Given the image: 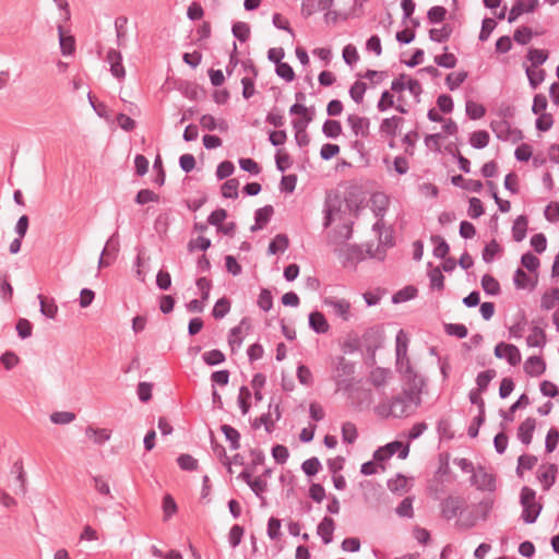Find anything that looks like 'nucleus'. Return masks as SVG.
Instances as JSON below:
<instances>
[{
	"instance_id": "1",
	"label": "nucleus",
	"mask_w": 559,
	"mask_h": 559,
	"mask_svg": "<svg viewBox=\"0 0 559 559\" xmlns=\"http://www.w3.org/2000/svg\"><path fill=\"white\" fill-rule=\"evenodd\" d=\"M520 504L522 507V521L525 524L535 523L543 510V504L536 501V491L533 488L528 486L522 487L520 492Z\"/></svg>"
},
{
	"instance_id": "2",
	"label": "nucleus",
	"mask_w": 559,
	"mask_h": 559,
	"mask_svg": "<svg viewBox=\"0 0 559 559\" xmlns=\"http://www.w3.org/2000/svg\"><path fill=\"white\" fill-rule=\"evenodd\" d=\"M396 370L402 374L403 380L407 385V388L403 389V391L413 395L415 399V408L419 407L423 402V389L426 385L425 378L414 370L411 361H406L405 369H403L402 366L401 368H396Z\"/></svg>"
},
{
	"instance_id": "3",
	"label": "nucleus",
	"mask_w": 559,
	"mask_h": 559,
	"mask_svg": "<svg viewBox=\"0 0 559 559\" xmlns=\"http://www.w3.org/2000/svg\"><path fill=\"white\" fill-rule=\"evenodd\" d=\"M491 509L492 500L484 499L479 503L475 504L467 514H463V512L460 513L461 520L459 521V525L463 528H472L476 525L478 520L485 521Z\"/></svg>"
},
{
	"instance_id": "4",
	"label": "nucleus",
	"mask_w": 559,
	"mask_h": 559,
	"mask_svg": "<svg viewBox=\"0 0 559 559\" xmlns=\"http://www.w3.org/2000/svg\"><path fill=\"white\" fill-rule=\"evenodd\" d=\"M401 449L399 453V459L405 460L409 454V444H403L399 440H394L392 442L386 443L383 447H379L372 454V459L377 463H382L389 459H391L395 454V450Z\"/></svg>"
},
{
	"instance_id": "5",
	"label": "nucleus",
	"mask_w": 559,
	"mask_h": 559,
	"mask_svg": "<svg viewBox=\"0 0 559 559\" xmlns=\"http://www.w3.org/2000/svg\"><path fill=\"white\" fill-rule=\"evenodd\" d=\"M384 338L385 335L382 325H373L364 332L360 344L366 348V352H373L383 346Z\"/></svg>"
},
{
	"instance_id": "6",
	"label": "nucleus",
	"mask_w": 559,
	"mask_h": 559,
	"mask_svg": "<svg viewBox=\"0 0 559 559\" xmlns=\"http://www.w3.org/2000/svg\"><path fill=\"white\" fill-rule=\"evenodd\" d=\"M334 253L341 260L343 266L354 265L365 259L364 251L360 246L345 243L342 248H335Z\"/></svg>"
},
{
	"instance_id": "7",
	"label": "nucleus",
	"mask_w": 559,
	"mask_h": 559,
	"mask_svg": "<svg viewBox=\"0 0 559 559\" xmlns=\"http://www.w3.org/2000/svg\"><path fill=\"white\" fill-rule=\"evenodd\" d=\"M289 114L300 116L299 119L292 120L293 129L306 131L308 124L313 120L316 110L313 106L308 108L304 104H293L289 108Z\"/></svg>"
},
{
	"instance_id": "8",
	"label": "nucleus",
	"mask_w": 559,
	"mask_h": 559,
	"mask_svg": "<svg viewBox=\"0 0 559 559\" xmlns=\"http://www.w3.org/2000/svg\"><path fill=\"white\" fill-rule=\"evenodd\" d=\"M392 409L394 412V418L407 417L411 415L408 408L411 404L415 405V399L409 393L402 391L401 394L392 396L390 400Z\"/></svg>"
},
{
	"instance_id": "9",
	"label": "nucleus",
	"mask_w": 559,
	"mask_h": 559,
	"mask_svg": "<svg viewBox=\"0 0 559 559\" xmlns=\"http://www.w3.org/2000/svg\"><path fill=\"white\" fill-rule=\"evenodd\" d=\"M493 354L497 358H504L510 366H516L521 362V353L518 346L500 342L495 346Z\"/></svg>"
},
{
	"instance_id": "10",
	"label": "nucleus",
	"mask_w": 559,
	"mask_h": 559,
	"mask_svg": "<svg viewBox=\"0 0 559 559\" xmlns=\"http://www.w3.org/2000/svg\"><path fill=\"white\" fill-rule=\"evenodd\" d=\"M465 501L460 496H449L443 499L440 503L441 514L445 520H451L462 512Z\"/></svg>"
},
{
	"instance_id": "11",
	"label": "nucleus",
	"mask_w": 559,
	"mask_h": 559,
	"mask_svg": "<svg viewBox=\"0 0 559 559\" xmlns=\"http://www.w3.org/2000/svg\"><path fill=\"white\" fill-rule=\"evenodd\" d=\"M539 5L538 0H515L508 14V22H515L523 13H532Z\"/></svg>"
},
{
	"instance_id": "12",
	"label": "nucleus",
	"mask_w": 559,
	"mask_h": 559,
	"mask_svg": "<svg viewBox=\"0 0 559 559\" xmlns=\"http://www.w3.org/2000/svg\"><path fill=\"white\" fill-rule=\"evenodd\" d=\"M353 222L342 224L328 234L329 245H345L353 236Z\"/></svg>"
},
{
	"instance_id": "13",
	"label": "nucleus",
	"mask_w": 559,
	"mask_h": 559,
	"mask_svg": "<svg viewBox=\"0 0 559 559\" xmlns=\"http://www.w3.org/2000/svg\"><path fill=\"white\" fill-rule=\"evenodd\" d=\"M176 88L190 100H198L206 95V91L201 85L188 80H180Z\"/></svg>"
},
{
	"instance_id": "14",
	"label": "nucleus",
	"mask_w": 559,
	"mask_h": 559,
	"mask_svg": "<svg viewBox=\"0 0 559 559\" xmlns=\"http://www.w3.org/2000/svg\"><path fill=\"white\" fill-rule=\"evenodd\" d=\"M106 61L110 66V73L114 78L118 80H123L126 78V70L122 64V55L119 50L110 48L106 56Z\"/></svg>"
},
{
	"instance_id": "15",
	"label": "nucleus",
	"mask_w": 559,
	"mask_h": 559,
	"mask_svg": "<svg viewBox=\"0 0 559 559\" xmlns=\"http://www.w3.org/2000/svg\"><path fill=\"white\" fill-rule=\"evenodd\" d=\"M347 123L355 135H360L362 138H367L369 135V118L352 114L347 117Z\"/></svg>"
},
{
	"instance_id": "16",
	"label": "nucleus",
	"mask_w": 559,
	"mask_h": 559,
	"mask_svg": "<svg viewBox=\"0 0 559 559\" xmlns=\"http://www.w3.org/2000/svg\"><path fill=\"white\" fill-rule=\"evenodd\" d=\"M408 338L403 330H400L395 337L396 368L403 366V360L409 361L407 357Z\"/></svg>"
},
{
	"instance_id": "17",
	"label": "nucleus",
	"mask_w": 559,
	"mask_h": 559,
	"mask_svg": "<svg viewBox=\"0 0 559 559\" xmlns=\"http://www.w3.org/2000/svg\"><path fill=\"white\" fill-rule=\"evenodd\" d=\"M540 468H545V471L538 473V480L543 485V489L548 491L555 484L558 466L555 463H549L548 465H542Z\"/></svg>"
},
{
	"instance_id": "18",
	"label": "nucleus",
	"mask_w": 559,
	"mask_h": 559,
	"mask_svg": "<svg viewBox=\"0 0 559 559\" xmlns=\"http://www.w3.org/2000/svg\"><path fill=\"white\" fill-rule=\"evenodd\" d=\"M335 530V522L330 516H324L317 526V534L321 537L324 545L333 542V533Z\"/></svg>"
},
{
	"instance_id": "19",
	"label": "nucleus",
	"mask_w": 559,
	"mask_h": 559,
	"mask_svg": "<svg viewBox=\"0 0 559 559\" xmlns=\"http://www.w3.org/2000/svg\"><path fill=\"white\" fill-rule=\"evenodd\" d=\"M309 328L317 334H325L330 324L322 312L314 310L309 313Z\"/></svg>"
},
{
	"instance_id": "20",
	"label": "nucleus",
	"mask_w": 559,
	"mask_h": 559,
	"mask_svg": "<svg viewBox=\"0 0 559 559\" xmlns=\"http://www.w3.org/2000/svg\"><path fill=\"white\" fill-rule=\"evenodd\" d=\"M536 428V419L533 417H527L518 428V438L519 440L528 445L533 440V433Z\"/></svg>"
},
{
	"instance_id": "21",
	"label": "nucleus",
	"mask_w": 559,
	"mask_h": 559,
	"mask_svg": "<svg viewBox=\"0 0 559 559\" xmlns=\"http://www.w3.org/2000/svg\"><path fill=\"white\" fill-rule=\"evenodd\" d=\"M524 371L531 377H539L546 371V362L540 356H531L524 364Z\"/></svg>"
},
{
	"instance_id": "22",
	"label": "nucleus",
	"mask_w": 559,
	"mask_h": 559,
	"mask_svg": "<svg viewBox=\"0 0 559 559\" xmlns=\"http://www.w3.org/2000/svg\"><path fill=\"white\" fill-rule=\"evenodd\" d=\"M242 326H246L247 330L250 329V321L246 317L241 319L239 325L231 328L229 331L228 344L231 348V352H234L236 347H240L242 344L243 338L240 336Z\"/></svg>"
},
{
	"instance_id": "23",
	"label": "nucleus",
	"mask_w": 559,
	"mask_h": 559,
	"mask_svg": "<svg viewBox=\"0 0 559 559\" xmlns=\"http://www.w3.org/2000/svg\"><path fill=\"white\" fill-rule=\"evenodd\" d=\"M530 404V399L527 394L522 393L518 400L509 407L508 411L500 409L499 414L506 421H513L514 416L513 414L521 408H525Z\"/></svg>"
},
{
	"instance_id": "24",
	"label": "nucleus",
	"mask_w": 559,
	"mask_h": 559,
	"mask_svg": "<svg viewBox=\"0 0 559 559\" xmlns=\"http://www.w3.org/2000/svg\"><path fill=\"white\" fill-rule=\"evenodd\" d=\"M370 201L372 203V212L374 216L381 219L385 215L389 206L388 197L384 193L377 192L371 195Z\"/></svg>"
},
{
	"instance_id": "25",
	"label": "nucleus",
	"mask_w": 559,
	"mask_h": 559,
	"mask_svg": "<svg viewBox=\"0 0 559 559\" xmlns=\"http://www.w3.org/2000/svg\"><path fill=\"white\" fill-rule=\"evenodd\" d=\"M428 277L430 282L431 289L443 290L444 289V275L442 274V270L440 266H433L432 262H428L427 264Z\"/></svg>"
},
{
	"instance_id": "26",
	"label": "nucleus",
	"mask_w": 559,
	"mask_h": 559,
	"mask_svg": "<svg viewBox=\"0 0 559 559\" xmlns=\"http://www.w3.org/2000/svg\"><path fill=\"white\" fill-rule=\"evenodd\" d=\"M527 224H528V218L524 214L519 215L515 218V221L513 222V226H512V237H513L514 241L520 242L526 237Z\"/></svg>"
},
{
	"instance_id": "27",
	"label": "nucleus",
	"mask_w": 559,
	"mask_h": 559,
	"mask_svg": "<svg viewBox=\"0 0 559 559\" xmlns=\"http://www.w3.org/2000/svg\"><path fill=\"white\" fill-rule=\"evenodd\" d=\"M60 50L63 56H70L75 51V39L72 35H64L62 25H58Z\"/></svg>"
},
{
	"instance_id": "28",
	"label": "nucleus",
	"mask_w": 559,
	"mask_h": 559,
	"mask_svg": "<svg viewBox=\"0 0 559 559\" xmlns=\"http://www.w3.org/2000/svg\"><path fill=\"white\" fill-rule=\"evenodd\" d=\"M490 129L500 141L506 142L510 140L511 124L509 121L504 119L492 120L490 122Z\"/></svg>"
},
{
	"instance_id": "29",
	"label": "nucleus",
	"mask_w": 559,
	"mask_h": 559,
	"mask_svg": "<svg viewBox=\"0 0 559 559\" xmlns=\"http://www.w3.org/2000/svg\"><path fill=\"white\" fill-rule=\"evenodd\" d=\"M219 430L225 436L226 441L229 442V448L231 450H238L240 448V432L228 424H223L219 427Z\"/></svg>"
},
{
	"instance_id": "30",
	"label": "nucleus",
	"mask_w": 559,
	"mask_h": 559,
	"mask_svg": "<svg viewBox=\"0 0 559 559\" xmlns=\"http://www.w3.org/2000/svg\"><path fill=\"white\" fill-rule=\"evenodd\" d=\"M544 33H545L544 29L540 33H534V31L531 27H528L526 25H522V26H519L514 31L513 39L519 45H523L524 46V45H527L534 36H540Z\"/></svg>"
},
{
	"instance_id": "31",
	"label": "nucleus",
	"mask_w": 559,
	"mask_h": 559,
	"mask_svg": "<svg viewBox=\"0 0 559 559\" xmlns=\"http://www.w3.org/2000/svg\"><path fill=\"white\" fill-rule=\"evenodd\" d=\"M289 246V239L286 234H277L269 243L267 254L275 255L284 252Z\"/></svg>"
},
{
	"instance_id": "32",
	"label": "nucleus",
	"mask_w": 559,
	"mask_h": 559,
	"mask_svg": "<svg viewBox=\"0 0 559 559\" xmlns=\"http://www.w3.org/2000/svg\"><path fill=\"white\" fill-rule=\"evenodd\" d=\"M430 241L435 245L432 254L438 259H445L450 252V246L447 240L440 235H431Z\"/></svg>"
},
{
	"instance_id": "33",
	"label": "nucleus",
	"mask_w": 559,
	"mask_h": 559,
	"mask_svg": "<svg viewBox=\"0 0 559 559\" xmlns=\"http://www.w3.org/2000/svg\"><path fill=\"white\" fill-rule=\"evenodd\" d=\"M37 298L39 300L40 313L48 319H55L58 312V306L56 305L55 300L48 299L41 294H39Z\"/></svg>"
},
{
	"instance_id": "34",
	"label": "nucleus",
	"mask_w": 559,
	"mask_h": 559,
	"mask_svg": "<svg viewBox=\"0 0 559 559\" xmlns=\"http://www.w3.org/2000/svg\"><path fill=\"white\" fill-rule=\"evenodd\" d=\"M527 320L525 311L521 309L516 314L514 324L509 328V338H521Z\"/></svg>"
},
{
	"instance_id": "35",
	"label": "nucleus",
	"mask_w": 559,
	"mask_h": 559,
	"mask_svg": "<svg viewBox=\"0 0 559 559\" xmlns=\"http://www.w3.org/2000/svg\"><path fill=\"white\" fill-rule=\"evenodd\" d=\"M513 284L516 289H525L528 285L533 289L537 284V278L531 281V277L521 267H518L513 274Z\"/></svg>"
},
{
	"instance_id": "36",
	"label": "nucleus",
	"mask_w": 559,
	"mask_h": 559,
	"mask_svg": "<svg viewBox=\"0 0 559 559\" xmlns=\"http://www.w3.org/2000/svg\"><path fill=\"white\" fill-rule=\"evenodd\" d=\"M85 435L90 439H93V441L96 444H104L106 441H108L110 439L111 432H110V430L105 429V428H94L92 426H88L85 429Z\"/></svg>"
},
{
	"instance_id": "37",
	"label": "nucleus",
	"mask_w": 559,
	"mask_h": 559,
	"mask_svg": "<svg viewBox=\"0 0 559 559\" xmlns=\"http://www.w3.org/2000/svg\"><path fill=\"white\" fill-rule=\"evenodd\" d=\"M453 33V26L445 23L441 28L429 29V39L436 43L447 41Z\"/></svg>"
},
{
	"instance_id": "38",
	"label": "nucleus",
	"mask_w": 559,
	"mask_h": 559,
	"mask_svg": "<svg viewBox=\"0 0 559 559\" xmlns=\"http://www.w3.org/2000/svg\"><path fill=\"white\" fill-rule=\"evenodd\" d=\"M526 58L531 61L533 68H538L548 60L549 51L532 47L527 50Z\"/></svg>"
},
{
	"instance_id": "39",
	"label": "nucleus",
	"mask_w": 559,
	"mask_h": 559,
	"mask_svg": "<svg viewBox=\"0 0 559 559\" xmlns=\"http://www.w3.org/2000/svg\"><path fill=\"white\" fill-rule=\"evenodd\" d=\"M479 476V490L495 491L496 478L492 474L488 473L485 467L478 466Z\"/></svg>"
},
{
	"instance_id": "40",
	"label": "nucleus",
	"mask_w": 559,
	"mask_h": 559,
	"mask_svg": "<svg viewBox=\"0 0 559 559\" xmlns=\"http://www.w3.org/2000/svg\"><path fill=\"white\" fill-rule=\"evenodd\" d=\"M533 334L526 338L527 346L530 347H544L547 342V335L545 331L539 326L532 328Z\"/></svg>"
},
{
	"instance_id": "41",
	"label": "nucleus",
	"mask_w": 559,
	"mask_h": 559,
	"mask_svg": "<svg viewBox=\"0 0 559 559\" xmlns=\"http://www.w3.org/2000/svg\"><path fill=\"white\" fill-rule=\"evenodd\" d=\"M480 283L484 292L489 296H497L501 292L498 280L490 274L483 275Z\"/></svg>"
},
{
	"instance_id": "42",
	"label": "nucleus",
	"mask_w": 559,
	"mask_h": 559,
	"mask_svg": "<svg viewBox=\"0 0 559 559\" xmlns=\"http://www.w3.org/2000/svg\"><path fill=\"white\" fill-rule=\"evenodd\" d=\"M559 302V287H554L550 292L543 294L540 299V308L543 310H551Z\"/></svg>"
},
{
	"instance_id": "43",
	"label": "nucleus",
	"mask_w": 559,
	"mask_h": 559,
	"mask_svg": "<svg viewBox=\"0 0 559 559\" xmlns=\"http://www.w3.org/2000/svg\"><path fill=\"white\" fill-rule=\"evenodd\" d=\"M490 140V135L486 130H477L471 133L469 135V144L476 148L481 150L485 148Z\"/></svg>"
},
{
	"instance_id": "44",
	"label": "nucleus",
	"mask_w": 559,
	"mask_h": 559,
	"mask_svg": "<svg viewBox=\"0 0 559 559\" xmlns=\"http://www.w3.org/2000/svg\"><path fill=\"white\" fill-rule=\"evenodd\" d=\"M417 293H418V289L415 286H413V285L405 286L404 288L400 289L392 296V302L400 304V302H405V301L412 300L417 296Z\"/></svg>"
},
{
	"instance_id": "45",
	"label": "nucleus",
	"mask_w": 559,
	"mask_h": 559,
	"mask_svg": "<svg viewBox=\"0 0 559 559\" xmlns=\"http://www.w3.org/2000/svg\"><path fill=\"white\" fill-rule=\"evenodd\" d=\"M444 52L442 55H438L433 58L435 63L438 67L445 68V69H453L455 68L457 63L456 57L448 51V46L443 47Z\"/></svg>"
},
{
	"instance_id": "46",
	"label": "nucleus",
	"mask_w": 559,
	"mask_h": 559,
	"mask_svg": "<svg viewBox=\"0 0 559 559\" xmlns=\"http://www.w3.org/2000/svg\"><path fill=\"white\" fill-rule=\"evenodd\" d=\"M322 132L329 139H336L342 133V124L338 120L326 119L323 122Z\"/></svg>"
},
{
	"instance_id": "47",
	"label": "nucleus",
	"mask_w": 559,
	"mask_h": 559,
	"mask_svg": "<svg viewBox=\"0 0 559 559\" xmlns=\"http://www.w3.org/2000/svg\"><path fill=\"white\" fill-rule=\"evenodd\" d=\"M390 370L382 367H376L371 370L369 381L377 389L383 386L386 383L388 376Z\"/></svg>"
},
{
	"instance_id": "48",
	"label": "nucleus",
	"mask_w": 559,
	"mask_h": 559,
	"mask_svg": "<svg viewBox=\"0 0 559 559\" xmlns=\"http://www.w3.org/2000/svg\"><path fill=\"white\" fill-rule=\"evenodd\" d=\"M465 111H466V116L469 119L478 120L485 116L486 108L484 105L469 99V100H466Z\"/></svg>"
},
{
	"instance_id": "49",
	"label": "nucleus",
	"mask_w": 559,
	"mask_h": 559,
	"mask_svg": "<svg viewBox=\"0 0 559 559\" xmlns=\"http://www.w3.org/2000/svg\"><path fill=\"white\" fill-rule=\"evenodd\" d=\"M230 300L227 297L219 298L212 310V316L216 320H221L225 318V316L230 311Z\"/></svg>"
},
{
	"instance_id": "50",
	"label": "nucleus",
	"mask_w": 559,
	"mask_h": 559,
	"mask_svg": "<svg viewBox=\"0 0 559 559\" xmlns=\"http://www.w3.org/2000/svg\"><path fill=\"white\" fill-rule=\"evenodd\" d=\"M251 396H252V393L248 389V386H246V385L240 386L237 403H238V406H239L242 415H247L250 411Z\"/></svg>"
},
{
	"instance_id": "51",
	"label": "nucleus",
	"mask_w": 559,
	"mask_h": 559,
	"mask_svg": "<svg viewBox=\"0 0 559 559\" xmlns=\"http://www.w3.org/2000/svg\"><path fill=\"white\" fill-rule=\"evenodd\" d=\"M322 468V464L320 460L317 456H312L310 459H307L301 464V471L305 473L308 477L316 476Z\"/></svg>"
},
{
	"instance_id": "52",
	"label": "nucleus",
	"mask_w": 559,
	"mask_h": 559,
	"mask_svg": "<svg viewBox=\"0 0 559 559\" xmlns=\"http://www.w3.org/2000/svg\"><path fill=\"white\" fill-rule=\"evenodd\" d=\"M239 181L236 178L227 179L221 187L222 195L225 199H237L238 198Z\"/></svg>"
},
{
	"instance_id": "53",
	"label": "nucleus",
	"mask_w": 559,
	"mask_h": 559,
	"mask_svg": "<svg viewBox=\"0 0 559 559\" xmlns=\"http://www.w3.org/2000/svg\"><path fill=\"white\" fill-rule=\"evenodd\" d=\"M501 247L496 239H491L483 249V260L485 263H491L495 257L501 252Z\"/></svg>"
},
{
	"instance_id": "54",
	"label": "nucleus",
	"mask_w": 559,
	"mask_h": 559,
	"mask_svg": "<svg viewBox=\"0 0 559 559\" xmlns=\"http://www.w3.org/2000/svg\"><path fill=\"white\" fill-rule=\"evenodd\" d=\"M525 73L528 79V84L533 90H536L546 78V71L544 69L535 71L531 67H527Z\"/></svg>"
},
{
	"instance_id": "55",
	"label": "nucleus",
	"mask_w": 559,
	"mask_h": 559,
	"mask_svg": "<svg viewBox=\"0 0 559 559\" xmlns=\"http://www.w3.org/2000/svg\"><path fill=\"white\" fill-rule=\"evenodd\" d=\"M448 14V10L442 5H433L427 12V20L430 24L442 23Z\"/></svg>"
},
{
	"instance_id": "56",
	"label": "nucleus",
	"mask_w": 559,
	"mask_h": 559,
	"mask_svg": "<svg viewBox=\"0 0 559 559\" xmlns=\"http://www.w3.org/2000/svg\"><path fill=\"white\" fill-rule=\"evenodd\" d=\"M231 33L239 41L245 43L250 37V26L246 22H235L231 26Z\"/></svg>"
},
{
	"instance_id": "57",
	"label": "nucleus",
	"mask_w": 559,
	"mask_h": 559,
	"mask_svg": "<svg viewBox=\"0 0 559 559\" xmlns=\"http://www.w3.org/2000/svg\"><path fill=\"white\" fill-rule=\"evenodd\" d=\"M468 72L461 71L457 73H449L445 76V85L450 91H455L461 86L462 83L467 79Z\"/></svg>"
},
{
	"instance_id": "58",
	"label": "nucleus",
	"mask_w": 559,
	"mask_h": 559,
	"mask_svg": "<svg viewBox=\"0 0 559 559\" xmlns=\"http://www.w3.org/2000/svg\"><path fill=\"white\" fill-rule=\"evenodd\" d=\"M496 376L497 372L495 369H487L485 371L479 372L476 377V390L485 392L488 389L489 383Z\"/></svg>"
},
{
	"instance_id": "59",
	"label": "nucleus",
	"mask_w": 559,
	"mask_h": 559,
	"mask_svg": "<svg viewBox=\"0 0 559 559\" xmlns=\"http://www.w3.org/2000/svg\"><path fill=\"white\" fill-rule=\"evenodd\" d=\"M202 359L207 366H216L223 364L226 360V356L221 349H212L205 352L202 355Z\"/></svg>"
},
{
	"instance_id": "60",
	"label": "nucleus",
	"mask_w": 559,
	"mask_h": 559,
	"mask_svg": "<svg viewBox=\"0 0 559 559\" xmlns=\"http://www.w3.org/2000/svg\"><path fill=\"white\" fill-rule=\"evenodd\" d=\"M467 214L473 219H477L485 214V207L480 199L476 197L468 199Z\"/></svg>"
},
{
	"instance_id": "61",
	"label": "nucleus",
	"mask_w": 559,
	"mask_h": 559,
	"mask_svg": "<svg viewBox=\"0 0 559 559\" xmlns=\"http://www.w3.org/2000/svg\"><path fill=\"white\" fill-rule=\"evenodd\" d=\"M368 86L362 81H356L350 87H349V96L350 98L356 103L360 104L364 100L365 93L367 91Z\"/></svg>"
},
{
	"instance_id": "62",
	"label": "nucleus",
	"mask_w": 559,
	"mask_h": 559,
	"mask_svg": "<svg viewBox=\"0 0 559 559\" xmlns=\"http://www.w3.org/2000/svg\"><path fill=\"white\" fill-rule=\"evenodd\" d=\"M103 255L110 258L112 261L117 259L119 252L118 235L114 234L106 242L103 249Z\"/></svg>"
},
{
	"instance_id": "63",
	"label": "nucleus",
	"mask_w": 559,
	"mask_h": 559,
	"mask_svg": "<svg viewBox=\"0 0 559 559\" xmlns=\"http://www.w3.org/2000/svg\"><path fill=\"white\" fill-rule=\"evenodd\" d=\"M521 264L528 271V272H533V273H536L539 265H540V261L539 259L533 254L531 251H526L525 253L522 254L521 257Z\"/></svg>"
},
{
	"instance_id": "64",
	"label": "nucleus",
	"mask_w": 559,
	"mask_h": 559,
	"mask_svg": "<svg viewBox=\"0 0 559 559\" xmlns=\"http://www.w3.org/2000/svg\"><path fill=\"white\" fill-rule=\"evenodd\" d=\"M558 442H559V430L555 427H551L546 435L545 452L552 453L557 449Z\"/></svg>"
}]
</instances>
